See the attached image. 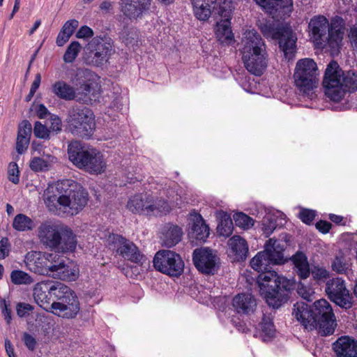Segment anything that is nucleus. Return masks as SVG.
I'll return each mask as SVG.
<instances>
[{
	"instance_id": "nucleus-62",
	"label": "nucleus",
	"mask_w": 357,
	"mask_h": 357,
	"mask_svg": "<svg viewBox=\"0 0 357 357\" xmlns=\"http://www.w3.org/2000/svg\"><path fill=\"white\" fill-rule=\"evenodd\" d=\"M331 227V223L325 220H319L316 223V228L323 234L329 232Z\"/></svg>"
},
{
	"instance_id": "nucleus-18",
	"label": "nucleus",
	"mask_w": 357,
	"mask_h": 357,
	"mask_svg": "<svg viewBox=\"0 0 357 357\" xmlns=\"http://www.w3.org/2000/svg\"><path fill=\"white\" fill-rule=\"evenodd\" d=\"M58 225L45 222L38 229V236L40 243L45 247L56 249L59 248L61 241V231Z\"/></svg>"
},
{
	"instance_id": "nucleus-39",
	"label": "nucleus",
	"mask_w": 357,
	"mask_h": 357,
	"mask_svg": "<svg viewBox=\"0 0 357 357\" xmlns=\"http://www.w3.org/2000/svg\"><path fill=\"white\" fill-rule=\"evenodd\" d=\"M92 83H84L75 91V99L84 104H89L96 98Z\"/></svg>"
},
{
	"instance_id": "nucleus-58",
	"label": "nucleus",
	"mask_w": 357,
	"mask_h": 357,
	"mask_svg": "<svg viewBox=\"0 0 357 357\" xmlns=\"http://www.w3.org/2000/svg\"><path fill=\"white\" fill-rule=\"evenodd\" d=\"M0 307L1 309V312L4 317V319L8 324H9L11 321V311L8 308V305L7 304L6 300L1 299L0 300Z\"/></svg>"
},
{
	"instance_id": "nucleus-53",
	"label": "nucleus",
	"mask_w": 357,
	"mask_h": 357,
	"mask_svg": "<svg viewBox=\"0 0 357 357\" xmlns=\"http://www.w3.org/2000/svg\"><path fill=\"white\" fill-rule=\"evenodd\" d=\"M298 294L307 301L311 302L314 298V291L307 287L301 285L298 289Z\"/></svg>"
},
{
	"instance_id": "nucleus-11",
	"label": "nucleus",
	"mask_w": 357,
	"mask_h": 357,
	"mask_svg": "<svg viewBox=\"0 0 357 357\" xmlns=\"http://www.w3.org/2000/svg\"><path fill=\"white\" fill-rule=\"evenodd\" d=\"M313 317L316 328L322 336L329 335L335 331V315L331 305L326 299L316 301L313 305Z\"/></svg>"
},
{
	"instance_id": "nucleus-20",
	"label": "nucleus",
	"mask_w": 357,
	"mask_h": 357,
	"mask_svg": "<svg viewBox=\"0 0 357 357\" xmlns=\"http://www.w3.org/2000/svg\"><path fill=\"white\" fill-rule=\"evenodd\" d=\"M50 309L55 315L65 319H73L77 316L80 310L79 302L75 293H73L63 301L52 302Z\"/></svg>"
},
{
	"instance_id": "nucleus-13",
	"label": "nucleus",
	"mask_w": 357,
	"mask_h": 357,
	"mask_svg": "<svg viewBox=\"0 0 357 357\" xmlns=\"http://www.w3.org/2000/svg\"><path fill=\"white\" fill-rule=\"evenodd\" d=\"M109 243L114 244L116 252L123 258L132 263L142 265L146 261V256L142 253L138 247L130 240L122 236L112 234L108 238Z\"/></svg>"
},
{
	"instance_id": "nucleus-35",
	"label": "nucleus",
	"mask_w": 357,
	"mask_h": 357,
	"mask_svg": "<svg viewBox=\"0 0 357 357\" xmlns=\"http://www.w3.org/2000/svg\"><path fill=\"white\" fill-rule=\"evenodd\" d=\"M52 92L60 99L72 100L75 99V90L66 82L59 80L55 82L52 86Z\"/></svg>"
},
{
	"instance_id": "nucleus-19",
	"label": "nucleus",
	"mask_w": 357,
	"mask_h": 357,
	"mask_svg": "<svg viewBox=\"0 0 357 357\" xmlns=\"http://www.w3.org/2000/svg\"><path fill=\"white\" fill-rule=\"evenodd\" d=\"M151 0H120V10L126 18L130 20L142 18L149 12Z\"/></svg>"
},
{
	"instance_id": "nucleus-61",
	"label": "nucleus",
	"mask_w": 357,
	"mask_h": 357,
	"mask_svg": "<svg viewBox=\"0 0 357 357\" xmlns=\"http://www.w3.org/2000/svg\"><path fill=\"white\" fill-rule=\"evenodd\" d=\"M32 310L33 307L30 304L24 303H18L16 309L17 314L20 317H24L28 312Z\"/></svg>"
},
{
	"instance_id": "nucleus-4",
	"label": "nucleus",
	"mask_w": 357,
	"mask_h": 357,
	"mask_svg": "<svg viewBox=\"0 0 357 357\" xmlns=\"http://www.w3.org/2000/svg\"><path fill=\"white\" fill-rule=\"evenodd\" d=\"M241 52L245 68L255 75H261L267 67L268 54L265 43L257 31L244 33Z\"/></svg>"
},
{
	"instance_id": "nucleus-27",
	"label": "nucleus",
	"mask_w": 357,
	"mask_h": 357,
	"mask_svg": "<svg viewBox=\"0 0 357 357\" xmlns=\"http://www.w3.org/2000/svg\"><path fill=\"white\" fill-rule=\"evenodd\" d=\"M91 149H86L78 141L71 142L68 145V154L69 160L77 167L82 168L86 163L88 157H90ZM93 155H91L92 156Z\"/></svg>"
},
{
	"instance_id": "nucleus-49",
	"label": "nucleus",
	"mask_w": 357,
	"mask_h": 357,
	"mask_svg": "<svg viewBox=\"0 0 357 357\" xmlns=\"http://www.w3.org/2000/svg\"><path fill=\"white\" fill-rule=\"evenodd\" d=\"M331 268L337 273L343 274L349 269V264L343 257H335L332 262Z\"/></svg>"
},
{
	"instance_id": "nucleus-63",
	"label": "nucleus",
	"mask_w": 357,
	"mask_h": 357,
	"mask_svg": "<svg viewBox=\"0 0 357 357\" xmlns=\"http://www.w3.org/2000/svg\"><path fill=\"white\" fill-rule=\"evenodd\" d=\"M50 129L55 132H59L61 130V121L57 116H51Z\"/></svg>"
},
{
	"instance_id": "nucleus-59",
	"label": "nucleus",
	"mask_w": 357,
	"mask_h": 357,
	"mask_svg": "<svg viewBox=\"0 0 357 357\" xmlns=\"http://www.w3.org/2000/svg\"><path fill=\"white\" fill-rule=\"evenodd\" d=\"M93 36V30L88 26H82L76 33L77 38H88Z\"/></svg>"
},
{
	"instance_id": "nucleus-38",
	"label": "nucleus",
	"mask_w": 357,
	"mask_h": 357,
	"mask_svg": "<svg viewBox=\"0 0 357 357\" xmlns=\"http://www.w3.org/2000/svg\"><path fill=\"white\" fill-rule=\"evenodd\" d=\"M251 267L261 273L265 271H271L270 265L273 264L268 256L264 251L258 252L250 262Z\"/></svg>"
},
{
	"instance_id": "nucleus-15",
	"label": "nucleus",
	"mask_w": 357,
	"mask_h": 357,
	"mask_svg": "<svg viewBox=\"0 0 357 357\" xmlns=\"http://www.w3.org/2000/svg\"><path fill=\"white\" fill-rule=\"evenodd\" d=\"M291 261L294 265V271L301 279L307 278L310 273L314 280L317 281L325 280L330 276L329 271L319 265L313 266L310 270L307 258L301 252H297L294 255Z\"/></svg>"
},
{
	"instance_id": "nucleus-32",
	"label": "nucleus",
	"mask_w": 357,
	"mask_h": 357,
	"mask_svg": "<svg viewBox=\"0 0 357 357\" xmlns=\"http://www.w3.org/2000/svg\"><path fill=\"white\" fill-rule=\"evenodd\" d=\"M190 220L192 222V235L198 241H204L209 236V227L205 223L202 216L196 212L192 211L190 213Z\"/></svg>"
},
{
	"instance_id": "nucleus-43",
	"label": "nucleus",
	"mask_w": 357,
	"mask_h": 357,
	"mask_svg": "<svg viewBox=\"0 0 357 357\" xmlns=\"http://www.w3.org/2000/svg\"><path fill=\"white\" fill-rule=\"evenodd\" d=\"M233 222L231 219L226 213L222 217L218 227V233L222 236L228 237L233 232Z\"/></svg>"
},
{
	"instance_id": "nucleus-64",
	"label": "nucleus",
	"mask_w": 357,
	"mask_h": 357,
	"mask_svg": "<svg viewBox=\"0 0 357 357\" xmlns=\"http://www.w3.org/2000/svg\"><path fill=\"white\" fill-rule=\"evenodd\" d=\"M40 157L44 159L45 161H47V162H48V164L52 167L54 164H56L57 162H58V160L57 158L49 153H45V151H43V153L40 154Z\"/></svg>"
},
{
	"instance_id": "nucleus-16",
	"label": "nucleus",
	"mask_w": 357,
	"mask_h": 357,
	"mask_svg": "<svg viewBox=\"0 0 357 357\" xmlns=\"http://www.w3.org/2000/svg\"><path fill=\"white\" fill-rule=\"evenodd\" d=\"M192 261L197 269L204 274H214L218 268V257L207 248H197L193 251Z\"/></svg>"
},
{
	"instance_id": "nucleus-12",
	"label": "nucleus",
	"mask_w": 357,
	"mask_h": 357,
	"mask_svg": "<svg viewBox=\"0 0 357 357\" xmlns=\"http://www.w3.org/2000/svg\"><path fill=\"white\" fill-rule=\"evenodd\" d=\"M87 50L91 63L96 66L106 63L114 53L112 40L107 37L96 36L88 43Z\"/></svg>"
},
{
	"instance_id": "nucleus-60",
	"label": "nucleus",
	"mask_w": 357,
	"mask_h": 357,
	"mask_svg": "<svg viewBox=\"0 0 357 357\" xmlns=\"http://www.w3.org/2000/svg\"><path fill=\"white\" fill-rule=\"evenodd\" d=\"M23 341L26 347L31 351L36 349V340L31 335L24 333L23 335Z\"/></svg>"
},
{
	"instance_id": "nucleus-54",
	"label": "nucleus",
	"mask_w": 357,
	"mask_h": 357,
	"mask_svg": "<svg viewBox=\"0 0 357 357\" xmlns=\"http://www.w3.org/2000/svg\"><path fill=\"white\" fill-rule=\"evenodd\" d=\"M30 139L26 137L17 136L16 142V150L18 153H24L29 144Z\"/></svg>"
},
{
	"instance_id": "nucleus-42",
	"label": "nucleus",
	"mask_w": 357,
	"mask_h": 357,
	"mask_svg": "<svg viewBox=\"0 0 357 357\" xmlns=\"http://www.w3.org/2000/svg\"><path fill=\"white\" fill-rule=\"evenodd\" d=\"M35 227L34 222L27 215L20 213L15 215L13 221V227L18 231L32 230Z\"/></svg>"
},
{
	"instance_id": "nucleus-46",
	"label": "nucleus",
	"mask_w": 357,
	"mask_h": 357,
	"mask_svg": "<svg viewBox=\"0 0 357 357\" xmlns=\"http://www.w3.org/2000/svg\"><path fill=\"white\" fill-rule=\"evenodd\" d=\"M234 220L237 227L248 229L254 225V220L244 213L238 212L234 215Z\"/></svg>"
},
{
	"instance_id": "nucleus-8",
	"label": "nucleus",
	"mask_w": 357,
	"mask_h": 357,
	"mask_svg": "<svg viewBox=\"0 0 357 357\" xmlns=\"http://www.w3.org/2000/svg\"><path fill=\"white\" fill-rule=\"evenodd\" d=\"M47 275L65 281H75L79 274V268L68 262L57 252H46Z\"/></svg>"
},
{
	"instance_id": "nucleus-51",
	"label": "nucleus",
	"mask_w": 357,
	"mask_h": 357,
	"mask_svg": "<svg viewBox=\"0 0 357 357\" xmlns=\"http://www.w3.org/2000/svg\"><path fill=\"white\" fill-rule=\"evenodd\" d=\"M8 179L13 183L17 184L20 181L19 169L16 162H10L8 169Z\"/></svg>"
},
{
	"instance_id": "nucleus-17",
	"label": "nucleus",
	"mask_w": 357,
	"mask_h": 357,
	"mask_svg": "<svg viewBox=\"0 0 357 357\" xmlns=\"http://www.w3.org/2000/svg\"><path fill=\"white\" fill-rule=\"evenodd\" d=\"M329 22L321 15H315L311 18L309 24L310 38L316 47L324 48L327 44V30Z\"/></svg>"
},
{
	"instance_id": "nucleus-28",
	"label": "nucleus",
	"mask_w": 357,
	"mask_h": 357,
	"mask_svg": "<svg viewBox=\"0 0 357 357\" xmlns=\"http://www.w3.org/2000/svg\"><path fill=\"white\" fill-rule=\"evenodd\" d=\"M266 12L273 14L287 15L291 12L293 8L292 0H254Z\"/></svg>"
},
{
	"instance_id": "nucleus-5",
	"label": "nucleus",
	"mask_w": 357,
	"mask_h": 357,
	"mask_svg": "<svg viewBox=\"0 0 357 357\" xmlns=\"http://www.w3.org/2000/svg\"><path fill=\"white\" fill-rule=\"evenodd\" d=\"M257 283L260 294L266 299L268 305L273 308H278L288 301L289 280L280 276L275 271L259 273Z\"/></svg>"
},
{
	"instance_id": "nucleus-6",
	"label": "nucleus",
	"mask_w": 357,
	"mask_h": 357,
	"mask_svg": "<svg viewBox=\"0 0 357 357\" xmlns=\"http://www.w3.org/2000/svg\"><path fill=\"white\" fill-rule=\"evenodd\" d=\"M319 70L315 61L310 58L299 59L294 69V79L298 90L309 95L319 83Z\"/></svg>"
},
{
	"instance_id": "nucleus-23",
	"label": "nucleus",
	"mask_w": 357,
	"mask_h": 357,
	"mask_svg": "<svg viewBox=\"0 0 357 357\" xmlns=\"http://www.w3.org/2000/svg\"><path fill=\"white\" fill-rule=\"evenodd\" d=\"M46 252L31 251L26 253L24 262L31 272L41 275H47Z\"/></svg>"
},
{
	"instance_id": "nucleus-40",
	"label": "nucleus",
	"mask_w": 357,
	"mask_h": 357,
	"mask_svg": "<svg viewBox=\"0 0 357 357\" xmlns=\"http://www.w3.org/2000/svg\"><path fill=\"white\" fill-rule=\"evenodd\" d=\"M50 294H52V300L56 299L58 301H63L70 295L75 293L70 287L59 282L50 280Z\"/></svg>"
},
{
	"instance_id": "nucleus-48",
	"label": "nucleus",
	"mask_w": 357,
	"mask_h": 357,
	"mask_svg": "<svg viewBox=\"0 0 357 357\" xmlns=\"http://www.w3.org/2000/svg\"><path fill=\"white\" fill-rule=\"evenodd\" d=\"M29 167L34 172H45L52 168L48 162L45 161L40 156L33 157L30 161Z\"/></svg>"
},
{
	"instance_id": "nucleus-30",
	"label": "nucleus",
	"mask_w": 357,
	"mask_h": 357,
	"mask_svg": "<svg viewBox=\"0 0 357 357\" xmlns=\"http://www.w3.org/2000/svg\"><path fill=\"white\" fill-rule=\"evenodd\" d=\"M50 280L37 283L33 288V298L36 303L48 311L50 308L52 294H50Z\"/></svg>"
},
{
	"instance_id": "nucleus-2",
	"label": "nucleus",
	"mask_w": 357,
	"mask_h": 357,
	"mask_svg": "<svg viewBox=\"0 0 357 357\" xmlns=\"http://www.w3.org/2000/svg\"><path fill=\"white\" fill-rule=\"evenodd\" d=\"M167 191V198L153 196L148 193H139L131 197L127 203V208L133 213L148 216H160L170 212L172 207L180 204L181 197L172 189L163 190Z\"/></svg>"
},
{
	"instance_id": "nucleus-33",
	"label": "nucleus",
	"mask_w": 357,
	"mask_h": 357,
	"mask_svg": "<svg viewBox=\"0 0 357 357\" xmlns=\"http://www.w3.org/2000/svg\"><path fill=\"white\" fill-rule=\"evenodd\" d=\"M264 252L267 254L273 264H280L284 261V246L280 241L270 238L266 244Z\"/></svg>"
},
{
	"instance_id": "nucleus-50",
	"label": "nucleus",
	"mask_w": 357,
	"mask_h": 357,
	"mask_svg": "<svg viewBox=\"0 0 357 357\" xmlns=\"http://www.w3.org/2000/svg\"><path fill=\"white\" fill-rule=\"evenodd\" d=\"M33 133L38 138L47 139L49 137L50 130L40 121H36L34 125Z\"/></svg>"
},
{
	"instance_id": "nucleus-22",
	"label": "nucleus",
	"mask_w": 357,
	"mask_h": 357,
	"mask_svg": "<svg viewBox=\"0 0 357 357\" xmlns=\"http://www.w3.org/2000/svg\"><path fill=\"white\" fill-rule=\"evenodd\" d=\"M293 315L306 329L312 331L316 328L315 317H313L312 307L303 302H297L294 305Z\"/></svg>"
},
{
	"instance_id": "nucleus-36",
	"label": "nucleus",
	"mask_w": 357,
	"mask_h": 357,
	"mask_svg": "<svg viewBox=\"0 0 357 357\" xmlns=\"http://www.w3.org/2000/svg\"><path fill=\"white\" fill-rule=\"evenodd\" d=\"M182 234L181 228L176 225H169L162 232L161 238L164 245L172 248L181 240Z\"/></svg>"
},
{
	"instance_id": "nucleus-24",
	"label": "nucleus",
	"mask_w": 357,
	"mask_h": 357,
	"mask_svg": "<svg viewBox=\"0 0 357 357\" xmlns=\"http://www.w3.org/2000/svg\"><path fill=\"white\" fill-rule=\"evenodd\" d=\"M228 254L234 261L245 260L248 254V245L247 241L238 235H234L228 241Z\"/></svg>"
},
{
	"instance_id": "nucleus-52",
	"label": "nucleus",
	"mask_w": 357,
	"mask_h": 357,
	"mask_svg": "<svg viewBox=\"0 0 357 357\" xmlns=\"http://www.w3.org/2000/svg\"><path fill=\"white\" fill-rule=\"evenodd\" d=\"M315 212L310 209H302L298 215L301 221L307 225H310L315 218Z\"/></svg>"
},
{
	"instance_id": "nucleus-3",
	"label": "nucleus",
	"mask_w": 357,
	"mask_h": 357,
	"mask_svg": "<svg viewBox=\"0 0 357 357\" xmlns=\"http://www.w3.org/2000/svg\"><path fill=\"white\" fill-rule=\"evenodd\" d=\"M323 86L327 98L340 102L347 92L357 91V73L344 72L336 61H332L326 67Z\"/></svg>"
},
{
	"instance_id": "nucleus-21",
	"label": "nucleus",
	"mask_w": 357,
	"mask_h": 357,
	"mask_svg": "<svg viewBox=\"0 0 357 357\" xmlns=\"http://www.w3.org/2000/svg\"><path fill=\"white\" fill-rule=\"evenodd\" d=\"M225 5V3L220 5L218 9V14L224 20L217 23L215 36L221 43L230 44L234 40V35L230 26L231 9L226 8Z\"/></svg>"
},
{
	"instance_id": "nucleus-44",
	"label": "nucleus",
	"mask_w": 357,
	"mask_h": 357,
	"mask_svg": "<svg viewBox=\"0 0 357 357\" xmlns=\"http://www.w3.org/2000/svg\"><path fill=\"white\" fill-rule=\"evenodd\" d=\"M11 282L15 284H31L33 283V279L26 273L14 270L10 273Z\"/></svg>"
},
{
	"instance_id": "nucleus-25",
	"label": "nucleus",
	"mask_w": 357,
	"mask_h": 357,
	"mask_svg": "<svg viewBox=\"0 0 357 357\" xmlns=\"http://www.w3.org/2000/svg\"><path fill=\"white\" fill-rule=\"evenodd\" d=\"M286 222V215L280 211L266 213L261 220V230L266 237L269 236L278 227H282Z\"/></svg>"
},
{
	"instance_id": "nucleus-37",
	"label": "nucleus",
	"mask_w": 357,
	"mask_h": 357,
	"mask_svg": "<svg viewBox=\"0 0 357 357\" xmlns=\"http://www.w3.org/2000/svg\"><path fill=\"white\" fill-rule=\"evenodd\" d=\"M193 13L197 19L200 21L207 20L211 15V5L214 3L204 0H191Z\"/></svg>"
},
{
	"instance_id": "nucleus-7",
	"label": "nucleus",
	"mask_w": 357,
	"mask_h": 357,
	"mask_svg": "<svg viewBox=\"0 0 357 357\" xmlns=\"http://www.w3.org/2000/svg\"><path fill=\"white\" fill-rule=\"evenodd\" d=\"M259 28L266 38L279 40L280 48L284 52L286 59L289 60L294 56L296 37L290 28L280 26L271 21L261 22Z\"/></svg>"
},
{
	"instance_id": "nucleus-31",
	"label": "nucleus",
	"mask_w": 357,
	"mask_h": 357,
	"mask_svg": "<svg viewBox=\"0 0 357 357\" xmlns=\"http://www.w3.org/2000/svg\"><path fill=\"white\" fill-rule=\"evenodd\" d=\"M232 305L238 314H250L255 310L257 302L250 294H240L234 297Z\"/></svg>"
},
{
	"instance_id": "nucleus-34",
	"label": "nucleus",
	"mask_w": 357,
	"mask_h": 357,
	"mask_svg": "<svg viewBox=\"0 0 357 357\" xmlns=\"http://www.w3.org/2000/svg\"><path fill=\"white\" fill-rule=\"evenodd\" d=\"M89 155L92 156L88 157L86 160L87 164H84L83 167L89 172L101 173L105 169L106 165L102 155L96 149H91Z\"/></svg>"
},
{
	"instance_id": "nucleus-41",
	"label": "nucleus",
	"mask_w": 357,
	"mask_h": 357,
	"mask_svg": "<svg viewBox=\"0 0 357 357\" xmlns=\"http://www.w3.org/2000/svg\"><path fill=\"white\" fill-rule=\"evenodd\" d=\"M77 245V240L75 235L73 231L64 228L61 231V241L57 249L61 250L63 252H73Z\"/></svg>"
},
{
	"instance_id": "nucleus-29",
	"label": "nucleus",
	"mask_w": 357,
	"mask_h": 357,
	"mask_svg": "<svg viewBox=\"0 0 357 357\" xmlns=\"http://www.w3.org/2000/svg\"><path fill=\"white\" fill-rule=\"evenodd\" d=\"M344 22L342 17L335 16L331 20L327 30V44L332 47H338L344 35Z\"/></svg>"
},
{
	"instance_id": "nucleus-9",
	"label": "nucleus",
	"mask_w": 357,
	"mask_h": 357,
	"mask_svg": "<svg viewBox=\"0 0 357 357\" xmlns=\"http://www.w3.org/2000/svg\"><path fill=\"white\" fill-rule=\"evenodd\" d=\"M68 128L79 137H89L95 129L94 115L86 107H74L69 112Z\"/></svg>"
},
{
	"instance_id": "nucleus-45",
	"label": "nucleus",
	"mask_w": 357,
	"mask_h": 357,
	"mask_svg": "<svg viewBox=\"0 0 357 357\" xmlns=\"http://www.w3.org/2000/svg\"><path fill=\"white\" fill-rule=\"evenodd\" d=\"M81 50V45L77 41H73L67 47L64 55L63 61L66 63H73Z\"/></svg>"
},
{
	"instance_id": "nucleus-26",
	"label": "nucleus",
	"mask_w": 357,
	"mask_h": 357,
	"mask_svg": "<svg viewBox=\"0 0 357 357\" xmlns=\"http://www.w3.org/2000/svg\"><path fill=\"white\" fill-rule=\"evenodd\" d=\"M333 348L337 357H357V341L348 336L339 337Z\"/></svg>"
},
{
	"instance_id": "nucleus-47",
	"label": "nucleus",
	"mask_w": 357,
	"mask_h": 357,
	"mask_svg": "<svg viewBox=\"0 0 357 357\" xmlns=\"http://www.w3.org/2000/svg\"><path fill=\"white\" fill-rule=\"evenodd\" d=\"M260 325L261 331L266 336L271 337L274 335L275 328L271 315L264 314Z\"/></svg>"
},
{
	"instance_id": "nucleus-56",
	"label": "nucleus",
	"mask_w": 357,
	"mask_h": 357,
	"mask_svg": "<svg viewBox=\"0 0 357 357\" xmlns=\"http://www.w3.org/2000/svg\"><path fill=\"white\" fill-rule=\"evenodd\" d=\"M31 125L28 121H23L19 127L17 136L26 137L30 139Z\"/></svg>"
},
{
	"instance_id": "nucleus-55",
	"label": "nucleus",
	"mask_w": 357,
	"mask_h": 357,
	"mask_svg": "<svg viewBox=\"0 0 357 357\" xmlns=\"http://www.w3.org/2000/svg\"><path fill=\"white\" fill-rule=\"evenodd\" d=\"M79 22L77 20H68L62 26L61 29L63 32L71 36L74 33L75 30L77 28Z\"/></svg>"
},
{
	"instance_id": "nucleus-57",
	"label": "nucleus",
	"mask_w": 357,
	"mask_h": 357,
	"mask_svg": "<svg viewBox=\"0 0 357 357\" xmlns=\"http://www.w3.org/2000/svg\"><path fill=\"white\" fill-rule=\"evenodd\" d=\"M10 252V243L8 238H3L0 241V259L8 256Z\"/></svg>"
},
{
	"instance_id": "nucleus-10",
	"label": "nucleus",
	"mask_w": 357,
	"mask_h": 357,
	"mask_svg": "<svg viewBox=\"0 0 357 357\" xmlns=\"http://www.w3.org/2000/svg\"><path fill=\"white\" fill-rule=\"evenodd\" d=\"M153 264L157 271L170 277L178 278L184 270V262L181 256L168 250L156 252Z\"/></svg>"
},
{
	"instance_id": "nucleus-1",
	"label": "nucleus",
	"mask_w": 357,
	"mask_h": 357,
	"mask_svg": "<svg viewBox=\"0 0 357 357\" xmlns=\"http://www.w3.org/2000/svg\"><path fill=\"white\" fill-rule=\"evenodd\" d=\"M48 210L57 215H77L86 205L88 192L77 182L63 179L48 185L43 194Z\"/></svg>"
},
{
	"instance_id": "nucleus-14",
	"label": "nucleus",
	"mask_w": 357,
	"mask_h": 357,
	"mask_svg": "<svg viewBox=\"0 0 357 357\" xmlns=\"http://www.w3.org/2000/svg\"><path fill=\"white\" fill-rule=\"evenodd\" d=\"M328 298L342 308L350 309L353 306V296L349 293L345 281L335 278L327 281L325 289Z\"/></svg>"
}]
</instances>
